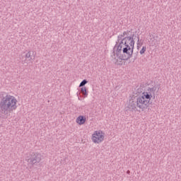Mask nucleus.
Segmentation results:
<instances>
[{"label":"nucleus","instance_id":"obj_13","mask_svg":"<svg viewBox=\"0 0 181 181\" xmlns=\"http://www.w3.org/2000/svg\"><path fill=\"white\" fill-rule=\"evenodd\" d=\"M131 172L129 170L127 171V173L129 174Z\"/></svg>","mask_w":181,"mask_h":181},{"label":"nucleus","instance_id":"obj_12","mask_svg":"<svg viewBox=\"0 0 181 181\" xmlns=\"http://www.w3.org/2000/svg\"><path fill=\"white\" fill-rule=\"evenodd\" d=\"M138 42H137V47H139V45H141V44H139V37H138V41H137Z\"/></svg>","mask_w":181,"mask_h":181},{"label":"nucleus","instance_id":"obj_11","mask_svg":"<svg viewBox=\"0 0 181 181\" xmlns=\"http://www.w3.org/2000/svg\"><path fill=\"white\" fill-rule=\"evenodd\" d=\"M146 52V47H143L142 49L140 51V54H144Z\"/></svg>","mask_w":181,"mask_h":181},{"label":"nucleus","instance_id":"obj_6","mask_svg":"<svg viewBox=\"0 0 181 181\" xmlns=\"http://www.w3.org/2000/svg\"><path fill=\"white\" fill-rule=\"evenodd\" d=\"M155 91H156V86H153V88H148L147 90V93L151 95V96L155 100Z\"/></svg>","mask_w":181,"mask_h":181},{"label":"nucleus","instance_id":"obj_1","mask_svg":"<svg viewBox=\"0 0 181 181\" xmlns=\"http://www.w3.org/2000/svg\"><path fill=\"white\" fill-rule=\"evenodd\" d=\"M129 30L124 31L123 34L118 35L117 42L113 48V52L111 57L113 59L115 64H118V59L128 60L132 57L134 54V49L135 47V40H134V34L129 36ZM117 56V57H115Z\"/></svg>","mask_w":181,"mask_h":181},{"label":"nucleus","instance_id":"obj_2","mask_svg":"<svg viewBox=\"0 0 181 181\" xmlns=\"http://www.w3.org/2000/svg\"><path fill=\"white\" fill-rule=\"evenodd\" d=\"M18 100L16 98L8 94L6 92L0 93V111L1 114L8 115V112H11L18 108L16 105Z\"/></svg>","mask_w":181,"mask_h":181},{"label":"nucleus","instance_id":"obj_3","mask_svg":"<svg viewBox=\"0 0 181 181\" xmlns=\"http://www.w3.org/2000/svg\"><path fill=\"white\" fill-rule=\"evenodd\" d=\"M151 98H153L151 96V94H149L148 92H144L141 96H139L130 100L128 108L132 112H136L139 111V110L145 111V110L148 108L149 103H152V102H151Z\"/></svg>","mask_w":181,"mask_h":181},{"label":"nucleus","instance_id":"obj_7","mask_svg":"<svg viewBox=\"0 0 181 181\" xmlns=\"http://www.w3.org/2000/svg\"><path fill=\"white\" fill-rule=\"evenodd\" d=\"M25 59H28L29 62H30V60H35V56H33V52L28 51L25 54Z\"/></svg>","mask_w":181,"mask_h":181},{"label":"nucleus","instance_id":"obj_8","mask_svg":"<svg viewBox=\"0 0 181 181\" xmlns=\"http://www.w3.org/2000/svg\"><path fill=\"white\" fill-rule=\"evenodd\" d=\"M76 122L78 125H83L86 122V117L84 116H79L76 119Z\"/></svg>","mask_w":181,"mask_h":181},{"label":"nucleus","instance_id":"obj_4","mask_svg":"<svg viewBox=\"0 0 181 181\" xmlns=\"http://www.w3.org/2000/svg\"><path fill=\"white\" fill-rule=\"evenodd\" d=\"M28 163L30 165H37L42 160V154L39 153H32L30 156L26 158Z\"/></svg>","mask_w":181,"mask_h":181},{"label":"nucleus","instance_id":"obj_9","mask_svg":"<svg viewBox=\"0 0 181 181\" xmlns=\"http://www.w3.org/2000/svg\"><path fill=\"white\" fill-rule=\"evenodd\" d=\"M81 91L84 97H87V95H88V93H87V88L82 86Z\"/></svg>","mask_w":181,"mask_h":181},{"label":"nucleus","instance_id":"obj_10","mask_svg":"<svg viewBox=\"0 0 181 181\" xmlns=\"http://www.w3.org/2000/svg\"><path fill=\"white\" fill-rule=\"evenodd\" d=\"M88 83V81L87 80L83 79V80L81 82V83H80V85H79V87H84V86H86V84H87Z\"/></svg>","mask_w":181,"mask_h":181},{"label":"nucleus","instance_id":"obj_5","mask_svg":"<svg viewBox=\"0 0 181 181\" xmlns=\"http://www.w3.org/2000/svg\"><path fill=\"white\" fill-rule=\"evenodd\" d=\"M92 141L94 144H101L104 141V133L101 131H96L92 135Z\"/></svg>","mask_w":181,"mask_h":181}]
</instances>
